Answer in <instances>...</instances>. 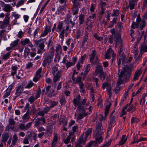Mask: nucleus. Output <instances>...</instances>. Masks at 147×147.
Returning <instances> with one entry per match:
<instances>
[{
	"mask_svg": "<svg viewBox=\"0 0 147 147\" xmlns=\"http://www.w3.org/2000/svg\"><path fill=\"white\" fill-rule=\"evenodd\" d=\"M119 71L120 70L119 69V79L117 82V86L114 90L115 94H117L120 91L119 86L123 83L124 81L129 78L131 75V71L130 69L127 67H124L120 73Z\"/></svg>",
	"mask_w": 147,
	"mask_h": 147,
	"instance_id": "nucleus-1",
	"label": "nucleus"
},
{
	"mask_svg": "<svg viewBox=\"0 0 147 147\" xmlns=\"http://www.w3.org/2000/svg\"><path fill=\"white\" fill-rule=\"evenodd\" d=\"M58 65L56 64L51 68V72L53 76V82L55 83L58 81L62 76V72L59 70Z\"/></svg>",
	"mask_w": 147,
	"mask_h": 147,
	"instance_id": "nucleus-2",
	"label": "nucleus"
},
{
	"mask_svg": "<svg viewBox=\"0 0 147 147\" xmlns=\"http://www.w3.org/2000/svg\"><path fill=\"white\" fill-rule=\"evenodd\" d=\"M54 55L49 53L48 52L45 53L44 55V60L42 64V66L45 68L49 66L52 61Z\"/></svg>",
	"mask_w": 147,
	"mask_h": 147,
	"instance_id": "nucleus-3",
	"label": "nucleus"
},
{
	"mask_svg": "<svg viewBox=\"0 0 147 147\" xmlns=\"http://www.w3.org/2000/svg\"><path fill=\"white\" fill-rule=\"evenodd\" d=\"M20 43L21 45L23 46L27 45L28 46L31 48V50L32 51H35L36 50L35 49L33 48V45L29 38H26L22 39L20 42Z\"/></svg>",
	"mask_w": 147,
	"mask_h": 147,
	"instance_id": "nucleus-4",
	"label": "nucleus"
},
{
	"mask_svg": "<svg viewBox=\"0 0 147 147\" xmlns=\"http://www.w3.org/2000/svg\"><path fill=\"white\" fill-rule=\"evenodd\" d=\"M112 55L113 60L116 57V54L114 52L113 50L111 48L108 49L105 55V58L106 59H110L111 58V55Z\"/></svg>",
	"mask_w": 147,
	"mask_h": 147,
	"instance_id": "nucleus-5",
	"label": "nucleus"
},
{
	"mask_svg": "<svg viewBox=\"0 0 147 147\" xmlns=\"http://www.w3.org/2000/svg\"><path fill=\"white\" fill-rule=\"evenodd\" d=\"M15 88V93L13 98L14 100H15L17 97L20 96V95L24 89L23 87L21 85L18 86Z\"/></svg>",
	"mask_w": 147,
	"mask_h": 147,
	"instance_id": "nucleus-6",
	"label": "nucleus"
},
{
	"mask_svg": "<svg viewBox=\"0 0 147 147\" xmlns=\"http://www.w3.org/2000/svg\"><path fill=\"white\" fill-rule=\"evenodd\" d=\"M0 5L3 8V10L7 12H10L12 10V7L9 4H6L2 1H0Z\"/></svg>",
	"mask_w": 147,
	"mask_h": 147,
	"instance_id": "nucleus-7",
	"label": "nucleus"
},
{
	"mask_svg": "<svg viewBox=\"0 0 147 147\" xmlns=\"http://www.w3.org/2000/svg\"><path fill=\"white\" fill-rule=\"evenodd\" d=\"M46 41V39L44 38L40 39L38 40H35L34 42L36 45H38V47L40 48V49L41 51H42L45 47L44 43Z\"/></svg>",
	"mask_w": 147,
	"mask_h": 147,
	"instance_id": "nucleus-8",
	"label": "nucleus"
},
{
	"mask_svg": "<svg viewBox=\"0 0 147 147\" xmlns=\"http://www.w3.org/2000/svg\"><path fill=\"white\" fill-rule=\"evenodd\" d=\"M75 72V70L74 71V72L72 76L71 79L73 81V84H78L79 86L82 83H83L81 81L82 78L80 76H78L75 78L74 77Z\"/></svg>",
	"mask_w": 147,
	"mask_h": 147,
	"instance_id": "nucleus-9",
	"label": "nucleus"
},
{
	"mask_svg": "<svg viewBox=\"0 0 147 147\" xmlns=\"http://www.w3.org/2000/svg\"><path fill=\"white\" fill-rule=\"evenodd\" d=\"M68 0H59V1L61 4H63L64 3H65L64 5H63L59 6L57 10V11L59 13H61L62 14H64L63 11H65V7H66V3L67 1Z\"/></svg>",
	"mask_w": 147,
	"mask_h": 147,
	"instance_id": "nucleus-10",
	"label": "nucleus"
},
{
	"mask_svg": "<svg viewBox=\"0 0 147 147\" xmlns=\"http://www.w3.org/2000/svg\"><path fill=\"white\" fill-rule=\"evenodd\" d=\"M84 132L79 137V138L75 144L76 147H83V144H84L86 141L84 142V139H83Z\"/></svg>",
	"mask_w": 147,
	"mask_h": 147,
	"instance_id": "nucleus-11",
	"label": "nucleus"
},
{
	"mask_svg": "<svg viewBox=\"0 0 147 147\" xmlns=\"http://www.w3.org/2000/svg\"><path fill=\"white\" fill-rule=\"evenodd\" d=\"M93 22L88 18L87 19V20L85 23V32H90L91 31V28L92 26Z\"/></svg>",
	"mask_w": 147,
	"mask_h": 147,
	"instance_id": "nucleus-12",
	"label": "nucleus"
},
{
	"mask_svg": "<svg viewBox=\"0 0 147 147\" xmlns=\"http://www.w3.org/2000/svg\"><path fill=\"white\" fill-rule=\"evenodd\" d=\"M9 18L8 16H6L3 22L0 21V27L2 29H4L6 28L8 25L9 24Z\"/></svg>",
	"mask_w": 147,
	"mask_h": 147,
	"instance_id": "nucleus-13",
	"label": "nucleus"
},
{
	"mask_svg": "<svg viewBox=\"0 0 147 147\" xmlns=\"http://www.w3.org/2000/svg\"><path fill=\"white\" fill-rule=\"evenodd\" d=\"M45 123L46 120L44 117H42L41 118H38L35 121L34 126L36 127L39 126L44 125Z\"/></svg>",
	"mask_w": 147,
	"mask_h": 147,
	"instance_id": "nucleus-14",
	"label": "nucleus"
},
{
	"mask_svg": "<svg viewBox=\"0 0 147 147\" xmlns=\"http://www.w3.org/2000/svg\"><path fill=\"white\" fill-rule=\"evenodd\" d=\"M53 129V127L49 125L47 126L45 133V136L46 137L49 138L52 135Z\"/></svg>",
	"mask_w": 147,
	"mask_h": 147,
	"instance_id": "nucleus-15",
	"label": "nucleus"
},
{
	"mask_svg": "<svg viewBox=\"0 0 147 147\" xmlns=\"http://www.w3.org/2000/svg\"><path fill=\"white\" fill-rule=\"evenodd\" d=\"M102 126L101 122L98 123L96 126V129L93 134L96 135L97 134H103V132L101 131Z\"/></svg>",
	"mask_w": 147,
	"mask_h": 147,
	"instance_id": "nucleus-16",
	"label": "nucleus"
},
{
	"mask_svg": "<svg viewBox=\"0 0 147 147\" xmlns=\"http://www.w3.org/2000/svg\"><path fill=\"white\" fill-rule=\"evenodd\" d=\"M103 67L101 63H99L98 65L96 67L94 74L96 76H97L100 73L103 72Z\"/></svg>",
	"mask_w": 147,
	"mask_h": 147,
	"instance_id": "nucleus-17",
	"label": "nucleus"
},
{
	"mask_svg": "<svg viewBox=\"0 0 147 147\" xmlns=\"http://www.w3.org/2000/svg\"><path fill=\"white\" fill-rule=\"evenodd\" d=\"M79 23L80 26L83 24L85 21V14L84 13L82 12L78 16Z\"/></svg>",
	"mask_w": 147,
	"mask_h": 147,
	"instance_id": "nucleus-18",
	"label": "nucleus"
},
{
	"mask_svg": "<svg viewBox=\"0 0 147 147\" xmlns=\"http://www.w3.org/2000/svg\"><path fill=\"white\" fill-rule=\"evenodd\" d=\"M102 134H97L96 135H95L94 134H93V136L95 138V140L99 144L102 142L103 139V138L102 136H101Z\"/></svg>",
	"mask_w": 147,
	"mask_h": 147,
	"instance_id": "nucleus-19",
	"label": "nucleus"
},
{
	"mask_svg": "<svg viewBox=\"0 0 147 147\" xmlns=\"http://www.w3.org/2000/svg\"><path fill=\"white\" fill-rule=\"evenodd\" d=\"M30 114L29 113V110L28 109L26 113L22 117L23 122H26L28 121L30 119Z\"/></svg>",
	"mask_w": 147,
	"mask_h": 147,
	"instance_id": "nucleus-20",
	"label": "nucleus"
},
{
	"mask_svg": "<svg viewBox=\"0 0 147 147\" xmlns=\"http://www.w3.org/2000/svg\"><path fill=\"white\" fill-rule=\"evenodd\" d=\"M51 31V28L50 26H46L45 28L44 31L41 34L40 37H44L46 36Z\"/></svg>",
	"mask_w": 147,
	"mask_h": 147,
	"instance_id": "nucleus-21",
	"label": "nucleus"
},
{
	"mask_svg": "<svg viewBox=\"0 0 147 147\" xmlns=\"http://www.w3.org/2000/svg\"><path fill=\"white\" fill-rule=\"evenodd\" d=\"M27 137L31 141L32 139H33L35 141L36 140L37 135L36 133L33 131H31L30 133V134L27 135Z\"/></svg>",
	"mask_w": 147,
	"mask_h": 147,
	"instance_id": "nucleus-22",
	"label": "nucleus"
},
{
	"mask_svg": "<svg viewBox=\"0 0 147 147\" xmlns=\"http://www.w3.org/2000/svg\"><path fill=\"white\" fill-rule=\"evenodd\" d=\"M82 113H80L78 115L77 119L78 120H80L84 117H86L88 115V113L85 112L84 109H82Z\"/></svg>",
	"mask_w": 147,
	"mask_h": 147,
	"instance_id": "nucleus-23",
	"label": "nucleus"
},
{
	"mask_svg": "<svg viewBox=\"0 0 147 147\" xmlns=\"http://www.w3.org/2000/svg\"><path fill=\"white\" fill-rule=\"evenodd\" d=\"M18 69V67L16 65H12L11 67V75L12 76H14L17 74V71Z\"/></svg>",
	"mask_w": 147,
	"mask_h": 147,
	"instance_id": "nucleus-24",
	"label": "nucleus"
},
{
	"mask_svg": "<svg viewBox=\"0 0 147 147\" xmlns=\"http://www.w3.org/2000/svg\"><path fill=\"white\" fill-rule=\"evenodd\" d=\"M96 55V51L95 50H93L92 51V52L90 55L89 60L90 62L91 63H93V61H94V58Z\"/></svg>",
	"mask_w": 147,
	"mask_h": 147,
	"instance_id": "nucleus-25",
	"label": "nucleus"
},
{
	"mask_svg": "<svg viewBox=\"0 0 147 147\" xmlns=\"http://www.w3.org/2000/svg\"><path fill=\"white\" fill-rule=\"evenodd\" d=\"M142 73V71L141 69L136 71L134 74V77L133 79V81H136L138 80V77L140 76Z\"/></svg>",
	"mask_w": 147,
	"mask_h": 147,
	"instance_id": "nucleus-26",
	"label": "nucleus"
},
{
	"mask_svg": "<svg viewBox=\"0 0 147 147\" xmlns=\"http://www.w3.org/2000/svg\"><path fill=\"white\" fill-rule=\"evenodd\" d=\"M63 22H59L57 24L56 31L58 32H60L63 28Z\"/></svg>",
	"mask_w": 147,
	"mask_h": 147,
	"instance_id": "nucleus-27",
	"label": "nucleus"
},
{
	"mask_svg": "<svg viewBox=\"0 0 147 147\" xmlns=\"http://www.w3.org/2000/svg\"><path fill=\"white\" fill-rule=\"evenodd\" d=\"M88 32H85V35L84 36L83 39L82 41V46H84L85 43L88 40Z\"/></svg>",
	"mask_w": 147,
	"mask_h": 147,
	"instance_id": "nucleus-28",
	"label": "nucleus"
},
{
	"mask_svg": "<svg viewBox=\"0 0 147 147\" xmlns=\"http://www.w3.org/2000/svg\"><path fill=\"white\" fill-rule=\"evenodd\" d=\"M58 137L57 135L54 136L53 141L51 143V147H55L57 143L58 140Z\"/></svg>",
	"mask_w": 147,
	"mask_h": 147,
	"instance_id": "nucleus-29",
	"label": "nucleus"
},
{
	"mask_svg": "<svg viewBox=\"0 0 147 147\" xmlns=\"http://www.w3.org/2000/svg\"><path fill=\"white\" fill-rule=\"evenodd\" d=\"M146 21L144 19H142V21L140 23L139 25H140V30H142L143 28L146 26Z\"/></svg>",
	"mask_w": 147,
	"mask_h": 147,
	"instance_id": "nucleus-30",
	"label": "nucleus"
},
{
	"mask_svg": "<svg viewBox=\"0 0 147 147\" xmlns=\"http://www.w3.org/2000/svg\"><path fill=\"white\" fill-rule=\"evenodd\" d=\"M9 138V134L6 133L3 135L2 139L1 142L4 143H5Z\"/></svg>",
	"mask_w": 147,
	"mask_h": 147,
	"instance_id": "nucleus-31",
	"label": "nucleus"
},
{
	"mask_svg": "<svg viewBox=\"0 0 147 147\" xmlns=\"http://www.w3.org/2000/svg\"><path fill=\"white\" fill-rule=\"evenodd\" d=\"M59 123L60 125H62L63 126H65L67 125V121L66 119L62 118L60 119Z\"/></svg>",
	"mask_w": 147,
	"mask_h": 147,
	"instance_id": "nucleus-32",
	"label": "nucleus"
},
{
	"mask_svg": "<svg viewBox=\"0 0 147 147\" xmlns=\"http://www.w3.org/2000/svg\"><path fill=\"white\" fill-rule=\"evenodd\" d=\"M126 135H122L121 140L119 142V146L123 145L126 141L127 138L126 137Z\"/></svg>",
	"mask_w": 147,
	"mask_h": 147,
	"instance_id": "nucleus-33",
	"label": "nucleus"
},
{
	"mask_svg": "<svg viewBox=\"0 0 147 147\" xmlns=\"http://www.w3.org/2000/svg\"><path fill=\"white\" fill-rule=\"evenodd\" d=\"M92 128H89L88 130L87 131H86L85 132V135L84 137V142L85 141H86L87 140V138L88 136L90 135V134H91V133L92 132Z\"/></svg>",
	"mask_w": 147,
	"mask_h": 147,
	"instance_id": "nucleus-34",
	"label": "nucleus"
},
{
	"mask_svg": "<svg viewBox=\"0 0 147 147\" xmlns=\"http://www.w3.org/2000/svg\"><path fill=\"white\" fill-rule=\"evenodd\" d=\"M73 4L72 8L75 9H79L82 5L81 4L79 1L73 3Z\"/></svg>",
	"mask_w": 147,
	"mask_h": 147,
	"instance_id": "nucleus-35",
	"label": "nucleus"
},
{
	"mask_svg": "<svg viewBox=\"0 0 147 147\" xmlns=\"http://www.w3.org/2000/svg\"><path fill=\"white\" fill-rule=\"evenodd\" d=\"M30 53V50L28 47H26L24 49V57L26 58Z\"/></svg>",
	"mask_w": 147,
	"mask_h": 147,
	"instance_id": "nucleus-36",
	"label": "nucleus"
},
{
	"mask_svg": "<svg viewBox=\"0 0 147 147\" xmlns=\"http://www.w3.org/2000/svg\"><path fill=\"white\" fill-rule=\"evenodd\" d=\"M147 51V45H142L141 46L140 53L142 54Z\"/></svg>",
	"mask_w": 147,
	"mask_h": 147,
	"instance_id": "nucleus-37",
	"label": "nucleus"
},
{
	"mask_svg": "<svg viewBox=\"0 0 147 147\" xmlns=\"http://www.w3.org/2000/svg\"><path fill=\"white\" fill-rule=\"evenodd\" d=\"M18 140L17 135L16 134H15L13 136V140L12 141V144L14 145H15L17 142Z\"/></svg>",
	"mask_w": 147,
	"mask_h": 147,
	"instance_id": "nucleus-38",
	"label": "nucleus"
},
{
	"mask_svg": "<svg viewBox=\"0 0 147 147\" xmlns=\"http://www.w3.org/2000/svg\"><path fill=\"white\" fill-rule=\"evenodd\" d=\"M110 116L109 124L113 125L115 122V120L116 118L115 117L114 115H112V114H110Z\"/></svg>",
	"mask_w": 147,
	"mask_h": 147,
	"instance_id": "nucleus-39",
	"label": "nucleus"
},
{
	"mask_svg": "<svg viewBox=\"0 0 147 147\" xmlns=\"http://www.w3.org/2000/svg\"><path fill=\"white\" fill-rule=\"evenodd\" d=\"M11 93V92H10L6 90L4 92L3 98H5L8 97L10 95Z\"/></svg>",
	"mask_w": 147,
	"mask_h": 147,
	"instance_id": "nucleus-40",
	"label": "nucleus"
},
{
	"mask_svg": "<svg viewBox=\"0 0 147 147\" xmlns=\"http://www.w3.org/2000/svg\"><path fill=\"white\" fill-rule=\"evenodd\" d=\"M11 54V52L9 51L3 55V59L4 60H6L8 59L10 56Z\"/></svg>",
	"mask_w": 147,
	"mask_h": 147,
	"instance_id": "nucleus-41",
	"label": "nucleus"
},
{
	"mask_svg": "<svg viewBox=\"0 0 147 147\" xmlns=\"http://www.w3.org/2000/svg\"><path fill=\"white\" fill-rule=\"evenodd\" d=\"M41 89L40 88V86H39L37 92H36L35 97L36 98V99H37L38 98L40 97V95L41 94Z\"/></svg>",
	"mask_w": 147,
	"mask_h": 147,
	"instance_id": "nucleus-42",
	"label": "nucleus"
},
{
	"mask_svg": "<svg viewBox=\"0 0 147 147\" xmlns=\"http://www.w3.org/2000/svg\"><path fill=\"white\" fill-rule=\"evenodd\" d=\"M139 24L134 21L132 23L131 27L133 29H134L135 28H139Z\"/></svg>",
	"mask_w": 147,
	"mask_h": 147,
	"instance_id": "nucleus-43",
	"label": "nucleus"
},
{
	"mask_svg": "<svg viewBox=\"0 0 147 147\" xmlns=\"http://www.w3.org/2000/svg\"><path fill=\"white\" fill-rule=\"evenodd\" d=\"M119 11L118 9H113V12L111 16L112 17H117L119 14Z\"/></svg>",
	"mask_w": 147,
	"mask_h": 147,
	"instance_id": "nucleus-44",
	"label": "nucleus"
},
{
	"mask_svg": "<svg viewBox=\"0 0 147 147\" xmlns=\"http://www.w3.org/2000/svg\"><path fill=\"white\" fill-rule=\"evenodd\" d=\"M60 32L59 37L61 39L62 41H63L64 37V34L65 33V31L64 30H62Z\"/></svg>",
	"mask_w": 147,
	"mask_h": 147,
	"instance_id": "nucleus-45",
	"label": "nucleus"
},
{
	"mask_svg": "<svg viewBox=\"0 0 147 147\" xmlns=\"http://www.w3.org/2000/svg\"><path fill=\"white\" fill-rule=\"evenodd\" d=\"M84 83H82V84L79 85V86L80 88V92H82L83 93H85V90L84 88Z\"/></svg>",
	"mask_w": 147,
	"mask_h": 147,
	"instance_id": "nucleus-46",
	"label": "nucleus"
},
{
	"mask_svg": "<svg viewBox=\"0 0 147 147\" xmlns=\"http://www.w3.org/2000/svg\"><path fill=\"white\" fill-rule=\"evenodd\" d=\"M36 99V98L33 96H31L28 98V100L30 103L32 104Z\"/></svg>",
	"mask_w": 147,
	"mask_h": 147,
	"instance_id": "nucleus-47",
	"label": "nucleus"
},
{
	"mask_svg": "<svg viewBox=\"0 0 147 147\" xmlns=\"http://www.w3.org/2000/svg\"><path fill=\"white\" fill-rule=\"evenodd\" d=\"M73 102L75 108L77 107V105H79L80 103V101L78 100L77 98H74L73 99Z\"/></svg>",
	"mask_w": 147,
	"mask_h": 147,
	"instance_id": "nucleus-48",
	"label": "nucleus"
},
{
	"mask_svg": "<svg viewBox=\"0 0 147 147\" xmlns=\"http://www.w3.org/2000/svg\"><path fill=\"white\" fill-rule=\"evenodd\" d=\"M19 41V39H17L16 40L14 41L11 43V44H10L11 46L12 47H15L18 44V42Z\"/></svg>",
	"mask_w": 147,
	"mask_h": 147,
	"instance_id": "nucleus-49",
	"label": "nucleus"
},
{
	"mask_svg": "<svg viewBox=\"0 0 147 147\" xmlns=\"http://www.w3.org/2000/svg\"><path fill=\"white\" fill-rule=\"evenodd\" d=\"M105 88H111V85L108 82L102 84V88L103 90H104Z\"/></svg>",
	"mask_w": 147,
	"mask_h": 147,
	"instance_id": "nucleus-50",
	"label": "nucleus"
},
{
	"mask_svg": "<svg viewBox=\"0 0 147 147\" xmlns=\"http://www.w3.org/2000/svg\"><path fill=\"white\" fill-rule=\"evenodd\" d=\"M105 74L104 72L99 74V75L98 76V77L100 80H105Z\"/></svg>",
	"mask_w": 147,
	"mask_h": 147,
	"instance_id": "nucleus-51",
	"label": "nucleus"
},
{
	"mask_svg": "<svg viewBox=\"0 0 147 147\" xmlns=\"http://www.w3.org/2000/svg\"><path fill=\"white\" fill-rule=\"evenodd\" d=\"M25 32H22V30L19 31L18 34L17 35L18 37L20 38H22L25 33Z\"/></svg>",
	"mask_w": 147,
	"mask_h": 147,
	"instance_id": "nucleus-52",
	"label": "nucleus"
},
{
	"mask_svg": "<svg viewBox=\"0 0 147 147\" xmlns=\"http://www.w3.org/2000/svg\"><path fill=\"white\" fill-rule=\"evenodd\" d=\"M50 103L51 105L50 106V108H52L54 107L57 106L58 104V102L57 101H51Z\"/></svg>",
	"mask_w": 147,
	"mask_h": 147,
	"instance_id": "nucleus-53",
	"label": "nucleus"
},
{
	"mask_svg": "<svg viewBox=\"0 0 147 147\" xmlns=\"http://www.w3.org/2000/svg\"><path fill=\"white\" fill-rule=\"evenodd\" d=\"M134 6L135 3L131 1L129 2V6L130 10H131L134 9Z\"/></svg>",
	"mask_w": 147,
	"mask_h": 147,
	"instance_id": "nucleus-54",
	"label": "nucleus"
},
{
	"mask_svg": "<svg viewBox=\"0 0 147 147\" xmlns=\"http://www.w3.org/2000/svg\"><path fill=\"white\" fill-rule=\"evenodd\" d=\"M90 68V64H88L86 66L85 69V70L84 71V75H87Z\"/></svg>",
	"mask_w": 147,
	"mask_h": 147,
	"instance_id": "nucleus-55",
	"label": "nucleus"
},
{
	"mask_svg": "<svg viewBox=\"0 0 147 147\" xmlns=\"http://www.w3.org/2000/svg\"><path fill=\"white\" fill-rule=\"evenodd\" d=\"M132 109H133L132 111H134L136 110V107H134L133 105H131L128 108L127 110V111L128 112H129Z\"/></svg>",
	"mask_w": 147,
	"mask_h": 147,
	"instance_id": "nucleus-56",
	"label": "nucleus"
},
{
	"mask_svg": "<svg viewBox=\"0 0 147 147\" xmlns=\"http://www.w3.org/2000/svg\"><path fill=\"white\" fill-rule=\"evenodd\" d=\"M14 85L15 84L13 83H12L9 86L8 88L6 89V90L11 92L12 90L13 89V88Z\"/></svg>",
	"mask_w": 147,
	"mask_h": 147,
	"instance_id": "nucleus-57",
	"label": "nucleus"
},
{
	"mask_svg": "<svg viewBox=\"0 0 147 147\" xmlns=\"http://www.w3.org/2000/svg\"><path fill=\"white\" fill-rule=\"evenodd\" d=\"M79 9H75L72 8L71 11L73 12V15H75L77 14L78 13Z\"/></svg>",
	"mask_w": 147,
	"mask_h": 147,
	"instance_id": "nucleus-58",
	"label": "nucleus"
},
{
	"mask_svg": "<svg viewBox=\"0 0 147 147\" xmlns=\"http://www.w3.org/2000/svg\"><path fill=\"white\" fill-rule=\"evenodd\" d=\"M12 126L9 124L7 125L6 127L5 130L7 131H9L13 130V127Z\"/></svg>",
	"mask_w": 147,
	"mask_h": 147,
	"instance_id": "nucleus-59",
	"label": "nucleus"
},
{
	"mask_svg": "<svg viewBox=\"0 0 147 147\" xmlns=\"http://www.w3.org/2000/svg\"><path fill=\"white\" fill-rule=\"evenodd\" d=\"M42 68L40 67L36 71L35 75L41 77V75L40 74L42 71Z\"/></svg>",
	"mask_w": 147,
	"mask_h": 147,
	"instance_id": "nucleus-60",
	"label": "nucleus"
},
{
	"mask_svg": "<svg viewBox=\"0 0 147 147\" xmlns=\"http://www.w3.org/2000/svg\"><path fill=\"white\" fill-rule=\"evenodd\" d=\"M114 39L115 40V41L116 42H119V40H120V35L119 34L117 35H115L114 37Z\"/></svg>",
	"mask_w": 147,
	"mask_h": 147,
	"instance_id": "nucleus-61",
	"label": "nucleus"
},
{
	"mask_svg": "<svg viewBox=\"0 0 147 147\" xmlns=\"http://www.w3.org/2000/svg\"><path fill=\"white\" fill-rule=\"evenodd\" d=\"M71 138L69 136H68L66 139H63L64 143L66 144H68L70 142Z\"/></svg>",
	"mask_w": 147,
	"mask_h": 147,
	"instance_id": "nucleus-62",
	"label": "nucleus"
},
{
	"mask_svg": "<svg viewBox=\"0 0 147 147\" xmlns=\"http://www.w3.org/2000/svg\"><path fill=\"white\" fill-rule=\"evenodd\" d=\"M82 34V32L79 30H78L76 31V38L77 39L79 38L80 37Z\"/></svg>",
	"mask_w": 147,
	"mask_h": 147,
	"instance_id": "nucleus-63",
	"label": "nucleus"
},
{
	"mask_svg": "<svg viewBox=\"0 0 147 147\" xmlns=\"http://www.w3.org/2000/svg\"><path fill=\"white\" fill-rule=\"evenodd\" d=\"M8 122L9 124L11 125V126H13L15 123V122L13 119L9 118V119Z\"/></svg>",
	"mask_w": 147,
	"mask_h": 147,
	"instance_id": "nucleus-64",
	"label": "nucleus"
}]
</instances>
